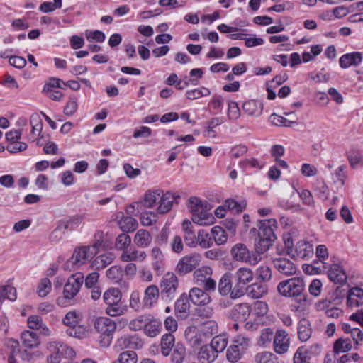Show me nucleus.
<instances>
[{"label": "nucleus", "mask_w": 363, "mask_h": 363, "mask_svg": "<svg viewBox=\"0 0 363 363\" xmlns=\"http://www.w3.org/2000/svg\"><path fill=\"white\" fill-rule=\"evenodd\" d=\"M151 242L150 233L144 229L139 230L134 237V242L140 247H147Z\"/></svg>", "instance_id": "obj_34"}, {"label": "nucleus", "mask_w": 363, "mask_h": 363, "mask_svg": "<svg viewBox=\"0 0 363 363\" xmlns=\"http://www.w3.org/2000/svg\"><path fill=\"white\" fill-rule=\"evenodd\" d=\"M211 94V91L206 87H201L191 90H188L186 92V97L189 100H195L202 96H207Z\"/></svg>", "instance_id": "obj_50"}, {"label": "nucleus", "mask_w": 363, "mask_h": 363, "mask_svg": "<svg viewBox=\"0 0 363 363\" xmlns=\"http://www.w3.org/2000/svg\"><path fill=\"white\" fill-rule=\"evenodd\" d=\"M273 264L279 273L286 276L295 274L297 270L294 262L287 258H276L273 260Z\"/></svg>", "instance_id": "obj_15"}, {"label": "nucleus", "mask_w": 363, "mask_h": 363, "mask_svg": "<svg viewBox=\"0 0 363 363\" xmlns=\"http://www.w3.org/2000/svg\"><path fill=\"white\" fill-rule=\"evenodd\" d=\"M82 220V216H74L67 220L60 221V223L62 227L66 226V230H72L81 224Z\"/></svg>", "instance_id": "obj_60"}, {"label": "nucleus", "mask_w": 363, "mask_h": 363, "mask_svg": "<svg viewBox=\"0 0 363 363\" xmlns=\"http://www.w3.org/2000/svg\"><path fill=\"white\" fill-rule=\"evenodd\" d=\"M225 205L229 211L238 213L245 208L246 203L245 201L238 203L234 199H228L225 201Z\"/></svg>", "instance_id": "obj_57"}, {"label": "nucleus", "mask_w": 363, "mask_h": 363, "mask_svg": "<svg viewBox=\"0 0 363 363\" xmlns=\"http://www.w3.org/2000/svg\"><path fill=\"white\" fill-rule=\"evenodd\" d=\"M347 304L350 307H358L363 304V289L354 287L349 291Z\"/></svg>", "instance_id": "obj_26"}, {"label": "nucleus", "mask_w": 363, "mask_h": 363, "mask_svg": "<svg viewBox=\"0 0 363 363\" xmlns=\"http://www.w3.org/2000/svg\"><path fill=\"white\" fill-rule=\"evenodd\" d=\"M232 257L238 262H247L251 265L257 264L262 259L261 255L252 253L242 243H237L230 250Z\"/></svg>", "instance_id": "obj_7"}, {"label": "nucleus", "mask_w": 363, "mask_h": 363, "mask_svg": "<svg viewBox=\"0 0 363 363\" xmlns=\"http://www.w3.org/2000/svg\"><path fill=\"white\" fill-rule=\"evenodd\" d=\"M277 289L280 295L295 298L301 305H304L308 301L305 281L301 277H293L281 281L278 284Z\"/></svg>", "instance_id": "obj_1"}, {"label": "nucleus", "mask_w": 363, "mask_h": 363, "mask_svg": "<svg viewBox=\"0 0 363 363\" xmlns=\"http://www.w3.org/2000/svg\"><path fill=\"white\" fill-rule=\"evenodd\" d=\"M245 294L250 297L257 299L267 294L268 287L267 284L262 283H253L247 285L245 289Z\"/></svg>", "instance_id": "obj_24"}, {"label": "nucleus", "mask_w": 363, "mask_h": 363, "mask_svg": "<svg viewBox=\"0 0 363 363\" xmlns=\"http://www.w3.org/2000/svg\"><path fill=\"white\" fill-rule=\"evenodd\" d=\"M259 230L252 228L250 234L252 236L259 235L262 238H267L275 240L277 237L274 234V230L277 228V222L274 218L264 219L259 221Z\"/></svg>", "instance_id": "obj_8"}, {"label": "nucleus", "mask_w": 363, "mask_h": 363, "mask_svg": "<svg viewBox=\"0 0 363 363\" xmlns=\"http://www.w3.org/2000/svg\"><path fill=\"white\" fill-rule=\"evenodd\" d=\"M257 278L262 281H268L272 279V270L267 265L259 266L256 270Z\"/></svg>", "instance_id": "obj_59"}, {"label": "nucleus", "mask_w": 363, "mask_h": 363, "mask_svg": "<svg viewBox=\"0 0 363 363\" xmlns=\"http://www.w3.org/2000/svg\"><path fill=\"white\" fill-rule=\"evenodd\" d=\"M182 230L185 244L189 247H195L198 245V239L191 223L187 220H184L182 222Z\"/></svg>", "instance_id": "obj_19"}, {"label": "nucleus", "mask_w": 363, "mask_h": 363, "mask_svg": "<svg viewBox=\"0 0 363 363\" xmlns=\"http://www.w3.org/2000/svg\"><path fill=\"white\" fill-rule=\"evenodd\" d=\"M160 291L156 285L152 284L146 288L143 297L144 306L147 308H151L155 304L159 298Z\"/></svg>", "instance_id": "obj_22"}, {"label": "nucleus", "mask_w": 363, "mask_h": 363, "mask_svg": "<svg viewBox=\"0 0 363 363\" xmlns=\"http://www.w3.org/2000/svg\"><path fill=\"white\" fill-rule=\"evenodd\" d=\"M362 54L359 52L347 53L340 57L339 64L342 69H347L350 66H358L362 61Z\"/></svg>", "instance_id": "obj_20"}, {"label": "nucleus", "mask_w": 363, "mask_h": 363, "mask_svg": "<svg viewBox=\"0 0 363 363\" xmlns=\"http://www.w3.org/2000/svg\"><path fill=\"white\" fill-rule=\"evenodd\" d=\"M117 361L118 363H136L137 354L133 351L123 352Z\"/></svg>", "instance_id": "obj_63"}, {"label": "nucleus", "mask_w": 363, "mask_h": 363, "mask_svg": "<svg viewBox=\"0 0 363 363\" xmlns=\"http://www.w3.org/2000/svg\"><path fill=\"white\" fill-rule=\"evenodd\" d=\"M294 363H310L308 352L303 347H300L296 350L294 356Z\"/></svg>", "instance_id": "obj_58"}, {"label": "nucleus", "mask_w": 363, "mask_h": 363, "mask_svg": "<svg viewBox=\"0 0 363 363\" xmlns=\"http://www.w3.org/2000/svg\"><path fill=\"white\" fill-rule=\"evenodd\" d=\"M218 357L216 352L211 345H203L200 347L198 353V359L200 363H211Z\"/></svg>", "instance_id": "obj_28"}, {"label": "nucleus", "mask_w": 363, "mask_h": 363, "mask_svg": "<svg viewBox=\"0 0 363 363\" xmlns=\"http://www.w3.org/2000/svg\"><path fill=\"white\" fill-rule=\"evenodd\" d=\"M186 357V348L182 343H177L174 345L171 361L172 363H182Z\"/></svg>", "instance_id": "obj_45"}, {"label": "nucleus", "mask_w": 363, "mask_h": 363, "mask_svg": "<svg viewBox=\"0 0 363 363\" xmlns=\"http://www.w3.org/2000/svg\"><path fill=\"white\" fill-rule=\"evenodd\" d=\"M211 205L205 201H202L199 198L193 196L189 199V208L192 213V218L194 216L201 213L204 209L209 207Z\"/></svg>", "instance_id": "obj_31"}, {"label": "nucleus", "mask_w": 363, "mask_h": 363, "mask_svg": "<svg viewBox=\"0 0 363 363\" xmlns=\"http://www.w3.org/2000/svg\"><path fill=\"white\" fill-rule=\"evenodd\" d=\"M228 118L230 121H236L240 116V111L237 102L229 101L228 104Z\"/></svg>", "instance_id": "obj_53"}, {"label": "nucleus", "mask_w": 363, "mask_h": 363, "mask_svg": "<svg viewBox=\"0 0 363 363\" xmlns=\"http://www.w3.org/2000/svg\"><path fill=\"white\" fill-rule=\"evenodd\" d=\"M7 298L15 301L16 298V290L11 286H4L0 288V300Z\"/></svg>", "instance_id": "obj_55"}, {"label": "nucleus", "mask_w": 363, "mask_h": 363, "mask_svg": "<svg viewBox=\"0 0 363 363\" xmlns=\"http://www.w3.org/2000/svg\"><path fill=\"white\" fill-rule=\"evenodd\" d=\"M118 225L123 232H133L137 228L138 222L132 216H126L118 221Z\"/></svg>", "instance_id": "obj_43"}, {"label": "nucleus", "mask_w": 363, "mask_h": 363, "mask_svg": "<svg viewBox=\"0 0 363 363\" xmlns=\"http://www.w3.org/2000/svg\"><path fill=\"white\" fill-rule=\"evenodd\" d=\"M211 234L217 245H223L227 242L228 235L220 226L216 225L211 228Z\"/></svg>", "instance_id": "obj_48"}, {"label": "nucleus", "mask_w": 363, "mask_h": 363, "mask_svg": "<svg viewBox=\"0 0 363 363\" xmlns=\"http://www.w3.org/2000/svg\"><path fill=\"white\" fill-rule=\"evenodd\" d=\"M329 279L336 284H345L347 281V275L342 267L339 265L334 264L331 266L328 271Z\"/></svg>", "instance_id": "obj_25"}, {"label": "nucleus", "mask_w": 363, "mask_h": 363, "mask_svg": "<svg viewBox=\"0 0 363 363\" xmlns=\"http://www.w3.org/2000/svg\"><path fill=\"white\" fill-rule=\"evenodd\" d=\"M290 338L287 332L284 329H278L274 337L273 346L278 354L286 353L289 348Z\"/></svg>", "instance_id": "obj_11"}, {"label": "nucleus", "mask_w": 363, "mask_h": 363, "mask_svg": "<svg viewBox=\"0 0 363 363\" xmlns=\"http://www.w3.org/2000/svg\"><path fill=\"white\" fill-rule=\"evenodd\" d=\"M187 296L192 303L197 306H206L211 301L209 294L199 288L191 289Z\"/></svg>", "instance_id": "obj_18"}, {"label": "nucleus", "mask_w": 363, "mask_h": 363, "mask_svg": "<svg viewBox=\"0 0 363 363\" xmlns=\"http://www.w3.org/2000/svg\"><path fill=\"white\" fill-rule=\"evenodd\" d=\"M298 338L301 342H306L311 337L313 329L310 321L306 318L299 320L297 325Z\"/></svg>", "instance_id": "obj_23"}, {"label": "nucleus", "mask_w": 363, "mask_h": 363, "mask_svg": "<svg viewBox=\"0 0 363 363\" xmlns=\"http://www.w3.org/2000/svg\"><path fill=\"white\" fill-rule=\"evenodd\" d=\"M201 257L198 254H191L181 258L176 267V272L179 275H185L195 269L200 264Z\"/></svg>", "instance_id": "obj_9"}, {"label": "nucleus", "mask_w": 363, "mask_h": 363, "mask_svg": "<svg viewBox=\"0 0 363 363\" xmlns=\"http://www.w3.org/2000/svg\"><path fill=\"white\" fill-rule=\"evenodd\" d=\"M104 234L102 231H97L94 235V242L89 246L91 247V252H96V255L99 252V249L104 247Z\"/></svg>", "instance_id": "obj_61"}, {"label": "nucleus", "mask_w": 363, "mask_h": 363, "mask_svg": "<svg viewBox=\"0 0 363 363\" xmlns=\"http://www.w3.org/2000/svg\"><path fill=\"white\" fill-rule=\"evenodd\" d=\"M228 343V337L225 334H223L215 336L211 340L210 345L218 354L226 348Z\"/></svg>", "instance_id": "obj_40"}, {"label": "nucleus", "mask_w": 363, "mask_h": 363, "mask_svg": "<svg viewBox=\"0 0 363 363\" xmlns=\"http://www.w3.org/2000/svg\"><path fill=\"white\" fill-rule=\"evenodd\" d=\"M211 208V206H210L209 207L204 209L201 213H199V215L194 216V217L192 218V220L199 225H211L213 223L215 218L213 215L208 212Z\"/></svg>", "instance_id": "obj_35"}, {"label": "nucleus", "mask_w": 363, "mask_h": 363, "mask_svg": "<svg viewBox=\"0 0 363 363\" xmlns=\"http://www.w3.org/2000/svg\"><path fill=\"white\" fill-rule=\"evenodd\" d=\"M147 257L144 251H139L135 249L125 250L121 256L123 262H130L133 261L143 262Z\"/></svg>", "instance_id": "obj_30"}, {"label": "nucleus", "mask_w": 363, "mask_h": 363, "mask_svg": "<svg viewBox=\"0 0 363 363\" xmlns=\"http://www.w3.org/2000/svg\"><path fill=\"white\" fill-rule=\"evenodd\" d=\"M83 282L84 275L82 273L77 272L72 274L64 286L63 297L57 299L58 304L64 305L66 303V300L72 299L79 291Z\"/></svg>", "instance_id": "obj_5"}, {"label": "nucleus", "mask_w": 363, "mask_h": 363, "mask_svg": "<svg viewBox=\"0 0 363 363\" xmlns=\"http://www.w3.org/2000/svg\"><path fill=\"white\" fill-rule=\"evenodd\" d=\"M179 286L178 279L174 273H167L160 281V294L165 301H172Z\"/></svg>", "instance_id": "obj_6"}, {"label": "nucleus", "mask_w": 363, "mask_h": 363, "mask_svg": "<svg viewBox=\"0 0 363 363\" xmlns=\"http://www.w3.org/2000/svg\"><path fill=\"white\" fill-rule=\"evenodd\" d=\"M269 120L273 125L277 126L289 127L291 125V124L294 123V121H289L284 117L277 115L275 113H273L270 116Z\"/></svg>", "instance_id": "obj_64"}, {"label": "nucleus", "mask_w": 363, "mask_h": 363, "mask_svg": "<svg viewBox=\"0 0 363 363\" xmlns=\"http://www.w3.org/2000/svg\"><path fill=\"white\" fill-rule=\"evenodd\" d=\"M106 277L113 282L120 284L123 280V270L119 266H113L106 271Z\"/></svg>", "instance_id": "obj_44"}, {"label": "nucleus", "mask_w": 363, "mask_h": 363, "mask_svg": "<svg viewBox=\"0 0 363 363\" xmlns=\"http://www.w3.org/2000/svg\"><path fill=\"white\" fill-rule=\"evenodd\" d=\"M103 299L107 305L106 313L112 317L121 315L125 309L122 306L121 293L119 289L111 288L106 291L103 295Z\"/></svg>", "instance_id": "obj_3"}, {"label": "nucleus", "mask_w": 363, "mask_h": 363, "mask_svg": "<svg viewBox=\"0 0 363 363\" xmlns=\"http://www.w3.org/2000/svg\"><path fill=\"white\" fill-rule=\"evenodd\" d=\"M151 257L153 259L152 267L157 272L163 270L164 255L158 247H155L151 250Z\"/></svg>", "instance_id": "obj_37"}, {"label": "nucleus", "mask_w": 363, "mask_h": 363, "mask_svg": "<svg viewBox=\"0 0 363 363\" xmlns=\"http://www.w3.org/2000/svg\"><path fill=\"white\" fill-rule=\"evenodd\" d=\"M50 353L57 355L59 357L72 359L75 357L74 350L60 341L50 340L46 345Z\"/></svg>", "instance_id": "obj_10"}, {"label": "nucleus", "mask_w": 363, "mask_h": 363, "mask_svg": "<svg viewBox=\"0 0 363 363\" xmlns=\"http://www.w3.org/2000/svg\"><path fill=\"white\" fill-rule=\"evenodd\" d=\"M174 312L177 317L186 318L190 313L189 298L186 294H182L174 304Z\"/></svg>", "instance_id": "obj_17"}, {"label": "nucleus", "mask_w": 363, "mask_h": 363, "mask_svg": "<svg viewBox=\"0 0 363 363\" xmlns=\"http://www.w3.org/2000/svg\"><path fill=\"white\" fill-rule=\"evenodd\" d=\"M198 244L202 248H208L213 245L209 233L205 230H200L197 233Z\"/></svg>", "instance_id": "obj_51"}, {"label": "nucleus", "mask_w": 363, "mask_h": 363, "mask_svg": "<svg viewBox=\"0 0 363 363\" xmlns=\"http://www.w3.org/2000/svg\"><path fill=\"white\" fill-rule=\"evenodd\" d=\"M275 240L268 239L267 238H262L259 235L255 240L254 245L257 255H261L267 252L272 245Z\"/></svg>", "instance_id": "obj_36"}, {"label": "nucleus", "mask_w": 363, "mask_h": 363, "mask_svg": "<svg viewBox=\"0 0 363 363\" xmlns=\"http://www.w3.org/2000/svg\"><path fill=\"white\" fill-rule=\"evenodd\" d=\"M160 191L159 190L157 191H148L145 196L144 199L142 202L136 203L137 208L140 206L143 205L147 208H152L155 206L157 201L160 199Z\"/></svg>", "instance_id": "obj_38"}, {"label": "nucleus", "mask_w": 363, "mask_h": 363, "mask_svg": "<svg viewBox=\"0 0 363 363\" xmlns=\"http://www.w3.org/2000/svg\"><path fill=\"white\" fill-rule=\"evenodd\" d=\"M218 291L222 296L230 294L232 298V293L233 291L232 284V276L230 273H225L220 278L218 285Z\"/></svg>", "instance_id": "obj_27"}, {"label": "nucleus", "mask_w": 363, "mask_h": 363, "mask_svg": "<svg viewBox=\"0 0 363 363\" xmlns=\"http://www.w3.org/2000/svg\"><path fill=\"white\" fill-rule=\"evenodd\" d=\"M254 273L247 267L239 268L234 274L235 285L232 299L242 296L245 294L247 285L253 280Z\"/></svg>", "instance_id": "obj_4"}, {"label": "nucleus", "mask_w": 363, "mask_h": 363, "mask_svg": "<svg viewBox=\"0 0 363 363\" xmlns=\"http://www.w3.org/2000/svg\"><path fill=\"white\" fill-rule=\"evenodd\" d=\"M130 242V237L125 233H121L117 237L115 245L116 249L124 251Z\"/></svg>", "instance_id": "obj_62"}, {"label": "nucleus", "mask_w": 363, "mask_h": 363, "mask_svg": "<svg viewBox=\"0 0 363 363\" xmlns=\"http://www.w3.org/2000/svg\"><path fill=\"white\" fill-rule=\"evenodd\" d=\"M80 320V315L76 311H69L68 312L64 318L62 319V323L64 325H67L69 327L77 326Z\"/></svg>", "instance_id": "obj_54"}, {"label": "nucleus", "mask_w": 363, "mask_h": 363, "mask_svg": "<svg viewBox=\"0 0 363 363\" xmlns=\"http://www.w3.org/2000/svg\"><path fill=\"white\" fill-rule=\"evenodd\" d=\"M257 363H279L277 357L270 352H262L257 353L255 357Z\"/></svg>", "instance_id": "obj_49"}, {"label": "nucleus", "mask_w": 363, "mask_h": 363, "mask_svg": "<svg viewBox=\"0 0 363 363\" xmlns=\"http://www.w3.org/2000/svg\"><path fill=\"white\" fill-rule=\"evenodd\" d=\"M115 256L113 253H106L98 256L93 262L92 265L96 269H102L106 267L108 265L111 264Z\"/></svg>", "instance_id": "obj_41"}, {"label": "nucleus", "mask_w": 363, "mask_h": 363, "mask_svg": "<svg viewBox=\"0 0 363 363\" xmlns=\"http://www.w3.org/2000/svg\"><path fill=\"white\" fill-rule=\"evenodd\" d=\"M161 328V322L157 320H152L145 323L144 330L147 335L154 337L160 333Z\"/></svg>", "instance_id": "obj_46"}, {"label": "nucleus", "mask_w": 363, "mask_h": 363, "mask_svg": "<svg viewBox=\"0 0 363 363\" xmlns=\"http://www.w3.org/2000/svg\"><path fill=\"white\" fill-rule=\"evenodd\" d=\"M250 313V306L248 303L236 304L230 311L231 316L235 319H245Z\"/></svg>", "instance_id": "obj_33"}, {"label": "nucleus", "mask_w": 363, "mask_h": 363, "mask_svg": "<svg viewBox=\"0 0 363 363\" xmlns=\"http://www.w3.org/2000/svg\"><path fill=\"white\" fill-rule=\"evenodd\" d=\"M22 344L25 347L33 348L40 344L38 335L32 331L25 330L21 334Z\"/></svg>", "instance_id": "obj_32"}, {"label": "nucleus", "mask_w": 363, "mask_h": 363, "mask_svg": "<svg viewBox=\"0 0 363 363\" xmlns=\"http://www.w3.org/2000/svg\"><path fill=\"white\" fill-rule=\"evenodd\" d=\"M142 346L143 342L136 335H124L117 340L115 345V347L119 350L125 348L139 349Z\"/></svg>", "instance_id": "obj_13"}, {"label": "nucleus", "mask_w": 363, "mask_h": 363, "mask_svg": "<svg viewBox=\"0 0 363 363\" xmlns=\"http://www.w3.org/2000/svg\"><path fill=\"white\" fill-rule=\"evenodd\" d=\"M313 254V247L309 242L305 240L297 242L292 252H288V255L294 258H300L302 259L310 257Z\"/></svg>", "instance_id": "obj_12"}, {"label": "nucleus", "mask_w": 363, "mask_h": 363, "mask_svg": "<svg viewBox=\"0 0 363 363\" xmlns=\"http://www.w3.org/2000/svg\"><path fill=\"white\" fill-rule=\"evenodd\" d=\"M179 195H175L172 192L167 191L162 196L160 195V203L157 211L160 213H166L169 211L172 207L173 203L177 202V199H179Z\"/></svg>", "instance_id": "obj_21"}, {"label": "nucleus", "mask_w": 363, "mask_h": 363, "mask_svg": "<svg viewBox=\"0 0 363 363\" xmlns=\"http://www.w3.org/2000/svg\"><path fill=\"white\" fill-rule=\"evenodd\" d=\"M52 284L48 278H43L38 285L37 292L40 297L46 296L51 290Z\"/></svg>", "instance_id": "obj_56"}, {"label": "nucleus", "mask_w": 363, "mask_h": 363, "mask_svg": "<svg viewBox=\"0 0 363 363\" xmlns=\"http://www.w3.org/2000/svg\"><path fill=\"white\" fill-rule=\"evenodd\" d=\"M95 255L96 252H91L89 247H77L72 257L63 264L62 268L67 271L77 270Z\"/></svg>", "instance_id": "obj_2"}, {"label": "nucleus", "mask_w": 363, "mask_h": 363, "mask_svg": "<svg viewBox=\"0 0 363 363\" xmlns=\"http://www.w3.org/2000/svg\"><path fill=\"white\" fill-rule=\"evenodd\" d=\"M199 330L208 340L218 333V324L215 320H207L201 325Z\"/></svg>", "instance_id": "obj_42"}, {"label": "nucleus", "mask_w": 363, "mask_h": 363, "mask_svg": "<svg viewBox=\"0 0 363 363\" xmlns=\"http://www.w3.org/2000/svg\"><path fill=\"white\" fill-rule=\"evenodd\" d=\"M352 349V343L350 339L339 338L333 345V352L335 354L343 353Z\"/></svg>", "instance_id": "obj_47"}, {"label": "nucleus", "mask_w": 363, "mask_h": 363, "mask_svg": "<svg viewBox=\"0 0 363 363\" xmlns=\"http://www.w3.org/2000/svg\"><path fill=\"white\" fill-rule=\"evenodd\" d=\"M185 337L189 344L193 347H197L206 345L208 339L199 330L194 327L187 328L185 330Z\"/></svg>", "instance_id": "obj_14"}, {"label": "nucleus", "mask_w": 363, "mask_h": 363, "mask_svg": "<svg viewBox=\"0 0 363 363\" xmlns=\"http://www.w3.org/2000/svg\"><path fill=\"white\" fill-rule=\"evenodd\" d=\"M174 336L172 333H167L162 335L161 339V352L167 357L169 354L174 345Z\"/></svg>", "instance_id": "obj_39"}, {"label": "nucleus", "mask_w": 363, "mask_h": 363, "mask_svg": "<svg viewBox=\"0 0 363 363\" xmlns=\"http://www.w3.org/2000/svg\"><path fill=\"white\" fill-rule=\"evenodd\" d=\"M243 350L235 345H230L227 350L226 357L228 361L236 362L241 358Z\"/></svg>", "instance_id": "obj_52"}, {"label": "nucleus", "mask_w": 363, "mask_h": 363, "mask_svg": "<svg viewBox=\"0 0 363 363\" xmlns=\"http://www.w3.org/2000/svg\"><path fill=\"white\" fill-rule=\"evenodd\" d=\"M243 111L250 116L257 117L261 115L263 109L262 104L259 101L249 100L242 104Z\"/></svg>", "instance_id": "obj_29"}, {"label": "nucleus", "mask_w": 363, "mask_h": 363, "mask_svg": "<svg viewBox=\"0 0 363 363\" xmlns=\"http://www.w3.org/2000/svg\"><path fill=\"white\" fill-rule=\"evenodd\" d=\"M94 328L100 334H113L116 330V323L107 317H99L94 320Z\"/></svg>", "instance_id": "obj_16"}]
</instances>
